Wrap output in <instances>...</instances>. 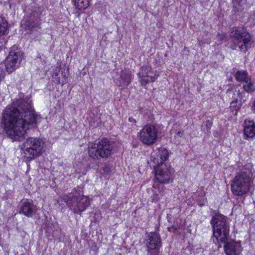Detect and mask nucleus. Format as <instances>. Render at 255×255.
I'll use <instances>...</instances> for the list:
<instances>
[{"instance_id":"obj_1","label":"nucleus","mask_w":255,"mask_h":255,"mask_svg":"<svg viewBox=\"0 0 255 255\" xmlns=\"http://www.w3.org/2000/svg\"><path fill=\"white\" fill-rule=\"evenodd\" d=\"M40 118L35 114L31 101L25 99L14 102L4 109L1 123L12 140L21 141L25 137L27 130L37 127Z\"/></svg>"},{"instance_id":"obj_2","label":"nucleus","mask_w":255,"mask_h":255,"mask_svg":"<svg viewBox=\"0 0 255 255\" xmlns=\"http://www.w3.org/2000/svg\"><path fill=\"white\" fill-rule=\"evenodd\" d=\"M211 224L213 228V242L221 248V243L224 244V251L227 255H239L242 252L240 242L230 240L229 238V226L226 217L222 215L216 214L212 217Z\"/></svg>"},{"instance_id":"obj_3","label":"nucleus","mask_w":255,"mask_h":255,"mask_svg":"<svg viewBox=\"0 0 255 255\" xmlns=\"http://www.w3.org/2000/svg\"><path fill=\"white\" fill-rule=\"evenodd\" d=\"M253 175L251 166H244L237 172L232 180L231 189L236 196H242L247 194L250 188Z\"/></svg>"},{"instance_id":"obj_4","label":"nucleus","mask_w":255,"mask_h":255,"mask_svg":"<svg viewBox=\"0 0 255 255\" xmlns=\"http://www.w3.org/2000/svg\"><path fill=\"white\" fill-rule=\"evenodd\" d=\"M63 200L67 206L74 213L81 215L90 205V199L82 193L75 191L64 195Z\"/></svg>"},{"instance_id":"obj_5","label":"nucleus","mask_w":255,"mask_h":255,"mask_svg":"<svg viewBox=\"0 0 255 255\" xmlns=\"http://www.w3.org/2000/svg\"><path fill=\"white\" fill-rule=\"evenodd\" d=\"M88 150L90 157L99 160L110 156L113 150V146L109 139L103 138L97 142L90 143Z\"/></svg>"},{"instance_id":"obj_6","label":"nucleus","mask_w":255,"mask_h":255,"mask_svg":"<svg viewBox=\"0 0 255 255\" xmlns=\"http://www.w3.org/2000/svg\"><path fill=\"white\" fill-rule=\"evenodd\" d=\"M45 143L42 139L30 137L23 144L22 150L27 161L38 156L45 151Z\"/></svg>"},{"instance_id":"obj_7","label":"nucleus","mask_w":255,"mask_h":255,"mask_svg":"<svg viewBox=\"0 0 255 255\" xmlns=\"http://www.w3.org/2000/svg\"><path fill=\"white\" fill-rule=\"evenodd\" d=\"M143 243L147 252L146 255H160L162 242L160 236L158 233H146Z\"/></svg>"},{"instance_id":"obj_8","label":"nucleus","mask_w":255,"mask_h":255,"mask_svg":"<svg viewBox=\"0 0 255 255\" xmlns=\"http://www.w3.org/2000/svg\"><path fill=\"white\" fill-rule=\"evenodd\" d=\"M231 36L233 38L235 44L244 52H246L254 45V41L250 34L239 29H233L231 32Z\"/></svg>"},{"instance_id":"obj_9","label":"nucleus","mask_w":255,"mask_h":255,"mask_svg":"<svg viewBox=\"0 0 255 255\" xmlns=\"http://www.w3.org/2000/svg\"><path fill=\"white\" fill-rule=\"evenodd\" d=\"M157 134L158 129L151 124L144 126L138 133L140 140L146 145H151L156 142Z\"/></svg>"},{"instance_id":"obj_10","label":"nucleus","mask_w":255,"mask_h":255,"mask_svg":"<svg viewBox=\"0 0 255 255\" xmlns=\"http://www.w3.org/2000/svg\"><path fill=\"white\" fill-rule=\"evenodd\" d=\"M22 58L21 51L13 47L10 51L6 59L5 67L6 71L9 73L15 71L19 66Z\"/></svg>"},{"instance_id":"obj_11","label":"nucleus","mask_w":255,"mask_h":255,"mask_svg":"<svg viewBox=\"0 0 255 255\" xmlns=\"http://www.w3.org/2000/svg\"><path fill=\"white\" fill-rule=\"evenodd\" d=\"M155 180L160 183H169L171 180L172 169L169 164H161L153 166Z\"/></svg>"},{"instance_id":"obj_12","label":"nucleus","mask_w":255,"mask_h":255,"mask_svg":"<svg viewBox=\"0 0 255 255\" xmlns=\"http://www.w3.org/2000/svg\"><path fill=\"white\" fill-rule=\"evenodd\" d=\"M139 81L142 86H145L149 82H153L156 79L158 75L153 71L149 65L142 66L138 73Z\"/></svg>"},{"instance_id":"obj_13","label":"nucleus","mask_w":255,"mask_h":255,"mask_svg":"<svg viewBox=\"0 0 255 255\" xmlns=\"http://www.w3.org/2000/svg\"><path fill=\"white\" fill-rule=\"evenodd\" d=\"M169 156V152L165 148H160L152 153L150 157V163L153 165L161 164H168L166 162Z\"/></svg>"},{"instance_id":"obj_14","label":"nucleus","mask_w":255,"mask_h":255,"mask_svg":"<svg viewBox=\"0 0 255 255\" xmlns=\"http://www.w3.org/2000/svg\"><path fill=\"white\" fill-rule=\"evenodd\" d=\"M37 210L36 206L33 204L32 201L24 199L21 201L19 213L27 217H32L36 214Z\"/></svg>"},{"instance_id":"obj_15","label":"nucleus","mask_w":255,"mask_h":255,"mask_svg":"<svg viewBox=\"0 0 255 255\" xmlns=\"http://www.w3.org/2000/svg\"><path fill=\"white\" fill-rule=\"evenodd\" d=\"M245 135L249 138H253L255 135V124L253 121L246 120L245 121Z\"/></svg>"},{"instance_id":"obj_16","label":"nucleus","mask_w":255,"mask_h":255,"mask_svg":"<svg viewBox=\"0 0 255 255\" xmlns=\"http://www.w3.org/2000/svg\"><path fill=\"white\" fill-rule=\"evenodd\" d=\"M243 87L245 91L250 93L255 91V83L251 77L247 79L243 83Z\"/></svg>"},{"instance_id":"obj_17","label":"nucleus","mask_w":255,"mask_h":255,"mask_svg":"<svg viewBox=\"0 0 255 255\" xmlns=\"http://www.w3.org/2000/svg\"><path fill=\"white\" fill-rule=\"evenodd\" d=\"M227 93L229 97H232L233 100H242L241 93L236 88L229 89Z\"/></svg>"},{"instance_id":"obj_18","label":"nucleus","mask_w":255,"mask_h":255,"mask_svg":"<svg viewBox=\"0 0 255 255\" xmlns=\"http://www.w3.org/2000/svg\"><path fill=\"white\" fill-rule=\"evenodd\" d=\"M74 5L79 10H85L89 5L90 0H73Z\"/></svg>"},{"instance_id":"obj_19","label":"nucleus","mask_w":255,"mask_h":255,"mask_svg":"<svg viewBox=\"0 0 255 255\" xmlns=\"http://www.w3.org/2000/svg\"><path fill=\"white\" fill-rule=\"evenodd\" d=\"M132 78L130 73L123 72L121 76V84L122 86H128L130 83L131 79Z\"/></svg>"},{"instance_id":"obj_20","label":"nucleus","mask_w":255,"mask_h":255,"mask_svg":"<svg viewBox=\"0 0 255 255\" xmlns=\"http://www.w3.org/2000/svg\"><path fill=\"white\" fill-rule=\"evenodd\" d=\"M8 25L7 21L3 17H0V37L7 33Z\"/></svg>"},{"instance_id":"obj_21","label":"nucleus","mask_w":255,"mask_h":255,"mask_svg":"<svg viewBox=\"0 0 255 255\" xmlns=\"http://www.w3.org/2000/svg\"><path fill=\"white\" fill-rule=\"evenodd\" d=\"M250 77L248 75V73L245 71H238L235 74V78L237 81L243 83L246 80Z\"/></svg>"},{"instance_id":"obj_22","label":"nucleus","mask_w":255,"mask_h":255,"mask_svg":"<svg viewBox=\"0 0 255 255\" xmlns=\"http://www.w3.org/2000/svg\"><path fill=\"white\" fill-rule=\"evenodd\" d=\"M234 11L236 12L241 11L244 8L245 1L244 0H233Z\"/></svg>"},{"instance_id":"obj_23","label":"nucleus","mask_w":255,"mask_h":255,"mask_svg":"<svg viewBox=\"0 0 255 255\" xmlns=\"http://www.w3.org/2000/svg\"><path fill=\"white\" fill-rule=\"evenodd\" d=\"M24 25L26 30L27 31L26 33L30 34L33 31V29L35 26V24L33 22L27 21L25 22Z\"/></svg>"},{"instance_id":"obj_24","label":"nucleus","mask_w":255,"mask_h":255,"mask_svg":"<svg viewBox=\"0 0 255 255\" xmlns=\"http://www.w3.org/2000/svg\"><path fill=\"white\" fill-rule=\"evenodd\" d=\"M245 100H233L231 102V107L234 108L236 110L240 109L242 105V102H244Z\"/></svg>"},{"instance_id":"obj_25","label":"nucleus","mask_w":255,"mask_h":255,"mask_svg":"<svg viewBox=\"0 0 255 255\" xmlns=\"http://www.w3.org/2000/svg\"><path fill=\"white\" fill-rule=\"evenodd\" d=\"M60 71V69L59 68H57L55 69V71L53 75V81L57 84H60L61 83V81L60 78L59 77V72Z\"/></svg>"},{"instance_id":"obj_26","label":"nucleus","mask_w":255,"mask_h":255,"mask_svg":"<svg viewBox=\"0 0 255 255\" xmlns=\"http://www.w3.org/2000/svg\"><path fill=\"white\" fill-rule=\"evenodd\" d=\"M151 198L153 202H158L159 200L158 195L156 193H154L152 196Z\"/></svg>"},{"instance_id":"obj_27","label":"nucleus","mask_w":255,"mask_h":255,"mask_svg":"<svg viewBox=\"0 0 255 255\" xmlns=\"http://www.w3.org/2000/svg\"><path fill=\"white\" fill-rule=\"evenodd\" d=\"M62 75L63 76V80H62L61 81V84L62 85H64L66 83V78H67V74L65 72H62Z\"/></svg>"},{"instance_id":"obj_28","label":"nucleus","mask_w":255,"mask_h":255,"mask_svg":"<svg viewBox=\"0 0 255 255\" xmlns=\"http://www.w3.org/2000/svg\"><path fill=\"white\" fill-rule=\"evenodd\" d=\"M176 134L177 136H178L179 137H182L184 134V131L183 130L178 131L176 132Z\"/></svg>"},{"instance_id":"obj_29","label":"nucleus","mask_w":255,"mask_h":255,"mask_svg":"<svg viewBox=\"0 0 255 255\" xmlns=\"http://www.w3.org/2000/svg\"><path fill=\"white\" fill-rule=\"evenodd\" d=\"M128 121L132 123V124H135L136 123L135 120L134 118H133L132 117H129L128 118Z\"/></svg>"},{"instance_id":"obj_30","label":"nucleus","mask_w":255,"mask_h":255,"mask_svg":"<svg viewBox=\"0 0 255 255\" xmlns=\"http://www.w3.org/2000/svg\"><path fill=\"white\" fill-rule=\"evenodd\" d=\"M158 186H159V185H158V184L157 183L154 182L153 185V186H152V187H153V188H154L155 189H157V188H159Z\"/></svg>"},{"instance_id":"obj_31","label":"nucleus","mask_w":255,"mask_h":255,"mask_svg":"<svg viewBox=\"0 0 255 255\" xmlns=\"http://www.w3.org/2000/svg\"><path fill=\"white\" fill-rule=\"evenodd\" d=\"M104 171H105V172H109V171H110V168H109V167H108V166L105 167L104 168Z\"/></svg>"},{"instance_id":"obj_32","label":"nucleus","mask_w":255,"mask_h":255,"mask_svg":"<svg viewBox=\"0 0 255 255\" xmlns=\"http://www.w3.org/2000/svg\"><path fill=\"white\" fill-rule=\"evenodd\" d=\"M220 39L221 40H223L225 38V36L224 35H220Z\"/></svg>"}]
</instances>
